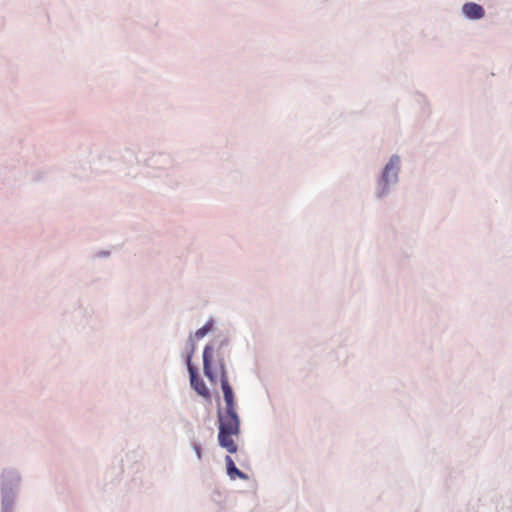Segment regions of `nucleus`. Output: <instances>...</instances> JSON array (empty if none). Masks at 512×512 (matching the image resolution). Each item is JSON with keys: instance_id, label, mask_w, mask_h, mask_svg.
<instances>
[{"instance_id": "obj_1", "label": "nucleus", "mask_w": 512, "mask_h": 512, "mask_svg": "<svg viewBox=\"0 0 512 512\" xmlns=\"http://www.w3.org/2000/svg\"><path fill=\"white\" fill-rule=\"evenodd\" d=\"M203 369L205 376L212 382L220 377L223 391L225 409L219 410V434L218 441L221 447L229 453L237 452V445L233 439L239 434V418L235 409V400L232 387L229 384L227 372L220 349L214 350L213 346L207 345L203 351Z\"/></svg>"}, {"instance_id": "obj_2", "label": "nucleus", "mask_w": 512, "mask_h": 512, "mask_svg": "<svg viewBox=\"0 0 512 512\" xmlns=\"http://www.w3.org/2000/svg\"><path fill=\"white\" fill-rule=\"evenodd\" d=\"M194 349H195V345L192 342V344H191V352L187 356V360H186L187 368H188V371H189V374H190L191 386L195 389V391L199 395H201V396H203L205 398H209L210 397V393H209V390H208L206 384L204 383V381L202 379H200L198 377L196 369L194 368V366L191 363L192 354L194 352Z\"/></svg>"}, {"instance_id": "obj_3", "label": "nucleus", "mask_w": 512, "mask_h": 512, "mask_svg": "<svg viewBox=\"0 0 512 512\" xmlns=\"http://www.w3.org/2000/svg\"><path fill=\"white\" fill-rule=\"evenodd\" d=\"M399 169V158L397 156H393L388 164L385 166L383 171V180L385 183H389L391 181H395L397 178V172Z\"/></svg>"}, {"instance_id": "obj_4", "label": "nucleus", "mask_w": 512, "mask_h": 512, "mask_svg": "<svg viewBox=\"0 0 512 512\" xmlns=\"http://www.w3.org/2000/svg\"><path fill=\"white\" fill-rule=\"evenodd\" d=\"M464 15L469 19H480L484 16V9L477 3H466L462 7Z\"/></svg>"}, {"instance_id": "obj_5", "label": "nucleus", "mask_w": 512, "mask_h": 512, "mask_svg": "<svg viewBox=\"0 0 512 512\" xmlns=\"http://www.w3.org/2000/svg\"><path fill=\"white\" fill-rule=\"evenodd\" d=\"M227 473L231 479H235L236 477L240 479L246 480L248 477L245 473L240 471L234 464L233 459L230 456H226L225 458Z\"/></svg>"}, {"instance_id": "obj_6", "label": "nucleus", "mask_w": 512, "mask_h": 512, "mask_svg": "<svg viewBox=\"0 0 512 512\" xmlns=\"http://www.w3.org/2000/svg\"><path fill=\"white\" fill-rule=\"evenodd\" d=\"M212 325H213V322L212 321H208L203 327L199 328L195 332L194 337L196 339L203 338L212 329Z\"/></svg>"}, {"instance_id": "obj_7", "label": "nucleus", "mask_w": 512, "mask_h": 512, "mask_svg": "<svg viewBox=\"0 0 512 512\" xmlns=\"http://www.w3.org/2000/svg\"><path fill=\"white\" fill-rule=\"evenodd\" d=\"M194 450L197 454V457L198 459H201L202 455H201V448L198 444H194Z\"/></svg>"}]
</instances>
